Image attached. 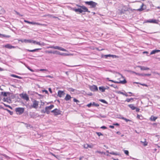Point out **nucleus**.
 Listing matches in <instances>:
<instances>
[{
    "label": "nucleus",
    "mask_w": 160,
    "mask_h": 160,
    "mask_svg": "<svg viewBox=\"0 0 160 160\" xmlns=\"http://www.w3.org/2000/svg\"><path fill=\"white\" fill-rule=\"evenodd\" d=\"M77 6L79 7L80 8H73V10L75 12H78L79 13H82L83 12H88L89 13L90 12V11L88 10V8L86 7L85 6L82 5V6H80L78 5H77Z\"/></svg>",
    "instance_id": "obj_1"
},
{
    "label": "nucleus",
    "mask_w": 160,
    "mask_h": 160,
    "mask_svg": "<svg viewBox=\"0 0 160 160\" xmlns=\"http://www.w3.org/2000/svg\"><path fill=\"white\" fill-rule=\"evenodd\" d=\"M86 4L90 5L91 8H94L97 5V3L92 1H86L85 2Z\"/></svg>",
    "instance_id": "obj_2"
},
{
    "label": "nucleus",
    "mask_w": 160,
    "mask_h": 160,
    "mask_svg": "<svg viewBox=\"0 0 160 160\" xmlns=\"http://www.w3.org/2000/svg\"><path fill=\"white\" fill-rule=\"evenodd\" d=\"M24 108H17L15 109V111L17 114L20 115L23 113Z\"/></svg>",
    "instance_id": "obj_3"
},
{
    "label": "nucleus",
    "mask_w": 160,
    "mask_h": 160,
    "mask_svg": "<svg viewBox=\"0 0 160 160\" xmlns=\"http://www.w3.org/2000/svg\"><path fill=\"white\" fill-rule=\"evenodd\" d=\"M48 48H53L54 49H57L60 51H67V50L62 47H59L58 46H51L48 47Z\"/></svg>",
    "instance_id": "obj_4"
},
{
    "label": "nucleus",
    "mask_w": 160,
    "mask_h": 160,
    "mask_svg": "<svg viewBox=\"0 0 160 160\" xmlns=\"http://www.w3.org/2000/svg\"><path fill=\"white\" fill-rule=\"evenodd\" d=\"M39 102L36 100L33 101V103L32 105L30 106V108H34L37 109L38 106Z\"/></svg>",
    "instance_id": "obj_5"
},
{
    "label": "nucleus",
    "mask_w": 160,
    "mask_h": 160,
    "mask_svg": "<svg viewBox=\"0 0 160 160\" xmlns=\"http://www.w3.org/2000/svg\"><path fill=\"white\" fill-rule=\"evenodd\" d=\"M24 22H25L28 23V24H30L32 25H40V26H46L47 25L44 24H41L39 23L38 22H30V21H28L24 20Z\"/></svg>",
    "instance_id": "obj_6"
},
{
    "label": "nucleus",
    "mask_w": 160,
    "mask_h": 160,
    "mask_svg": "<svg viewBox=\"0 0 160 160\" xmlns=\"http://www.w3.org/2000/svg\"><path fill=\"white\" fill-rule=\"evenodd\" d=\"M52 112L54 113L55 116H58L61 114L62 111L59 109L55 108L51 111Z\"/></svg>",
    "instance_id": "obj_7"
},
{
    "label": "nucleus",
    "mask_w": 160,
    "mask_h": 160,
    "mask_svg": "<svg viewBox=\"0 0 160 160\" xmlns=\"http://www.w3.org/2000/svg\"><path fill=\"white\" fill-rule=\"evenodd\" d=\"M128 106L132 110H136V111L137 112H139L140 109L138 108H137L134 106L133 104H130L128 105Z\"/></svg>",
    "instance_id": "obj_8"
},
{
    "label": "nucleus",
    "mask_w": 160,
    "mask_h": 160,
    "mask_svg": "<svg viewBox=\"0 0 160 160\" xmlns=\"http://www.w3.org/2000/svg\"><path fill=\"white\" fill-rule=\"evenodd\" d=\"M20 97L23 98V99L26 100L27 101H28L29 100V98L28 95L26 93L24 94H20Z\"/></svg>",
    "instance_id": "obj_9"
},
{
    "label": "nucleus",
    "mask_w": 160,
    "mask_h": 160,
    "mask_svg": "<svg viewBox=\"0 0 160 160\" xmlns=\"http://www.w3.org/2000/svg\"><path fill=\"white\" fill-rule=\"evenodd\" d=\"M146 22L150 23H156L158 24V20H155V19H151V20H147Z\"/></svg>",
    "instance_id": "obj_10"
},
{
    "label": "nucleus",
    "mask_w": 160,
    "mask_h": 160,
    "mask_svg": "<svg viewBox=\"0 0 160 160\" xmlns=\"http://www.w3.org/2000/svg\"><path fill=\"white\" fill-rule=\"evenodd\" d=\"M3 47L8 49L15 48H16L15 47L12 46L9 44L5 45Z\"/></svg>",
    "instance_id": "obj_11"
},
{
    "label": "nucleus",
    "mask_w": 160,
    "mask_h": 160,
    "mask_svg": "<svg viewBox=\"0 0 160 160\" xmlns=\"http://www.w3.org/2000/svg\"><path fill=\"white\" fill-rule=\"evenodd\" d=\"M65 94V93L63 91L59 90L58 91V97H62V96H64Z\"/></svg>",
    "instance_id": "obj_12"
},
{
    "label": "nucleus",
    "mask_w": 160,
    "mask_h": 160,
    "mask_svg": "<svg viewBox=\"0 0 160 160\" xmlns=\"http://www.w3.org/2000/svg\"><path fill=\"white\" fill-rule=\"evenodd\" d=\"M146 8V6L144 5L143 3H142V5L141 6L140 8L138 9L137 10L138 11H142L143 10Z\"/></svg>",
    "instance_id": "obj_13"
},
{
    "label": "nucleus",
    "mask_w": 160,
    "mask_h": 160,
    "mask_svg": "<svg viewBox=\"0 0 160 160\" xmlns=\"http://www.w3.org/2000/svg\"><path fill=\"white\" fill-rule=\"evenodd\" d=\"M138 67L139 68H140V69L142 70H149L150 69V68H149L147 67H145L142 66H138Z\"/></svg>",
    "instance_id": "obj_14"
},
{
    "label": "nucleus",
    "mask_w": 160,
    "mask_h": 160,
    "mask_svg": "<svg viewBox=\"0 0 160 160\" xmlns=\"http://www.w3.org/2000/svg\"><path fill=\"white\" fill-rule=\"evenodd\" d=\"M72 97H71V96L68 94H67L66 95V96L64 99L66 101H67L68 100H70L71 98Z\"/></svg>",
    "instance_id": "obj_15"
},
{
    "label": "nucleus",
    "mask_w": 160,
    "mask_h": 160,
    "mask_svg": "<svg viewBox=\"0 0 160 160\" xmlns=\"http://www.w3.org/2000/svg\"><path fill=\"white\" fill-rule=\"evenodd\" d=\"M32 42L33 43H36L37 45H44V43H40L39 42H37L35 41L34 40H32Z\"/></svg>",
    "instance_id": "obj_16"
},
{
    "label": "nucleus",
    "mask_w": 160,
    "mask_h": 160,
    "mask_svg": "<svg viewBox=\"0 0 160 160\" xmlns=\"http://www.w3.org/2000/svg\"><path fill=\"white\" fill-rule=\"evenodd\" d=\"M158 118L157 117H154L153 115L151 116L150 118V120L152 121H155Z\"/></svg>",
    "instance_id": "obj_17"
},
{
    "label": "nucleus",
    "mask_w": 160,
    "mask_h": 160,
    "mask_svg": "<svg viewBox=\"0 0 160 160\" xmlns=\"http://www.w3.org/2000/svg\"><path fill=\"white\" fill-rule=\"evenodd\" d=\"M54 107V105H51L49 106L46 107L45 108V109H47L48 110H50Z\"/></svg>",
    "instance_id": "obj_18"
},
{
    "label": "nucleus",
    "mask_w": 160,
    "mask_h": 160,
    "mask_svg": "<svg viewBox=\"0 0 160 160\" xmlns=\"http://www.w3.org/2000/svg\"><path fill=\"white\" fill-rule=\"evenodd\" d=\"M109 81H111L112 82L115 83H124L125 82H126L125 81L121 82V81H114L113 80H109Z\"/></svg>",
    "instance_id": "obj_19"
},
{
    "label": "nucleus",
    "mask_w": 160,
    "mask_h": 160,
    "mask_svg": "<svg viewBox=\"0 0 160 160\" xmlns=\"http://www.w3.org/2000/svg\"><path fill=\"white\" fill-rule=\"evenodd\" d=\"M140 142L142 143L143 146H146L148 145V142L146 141V139H144V141L143 142L142 141H141Z\"/></svg>",
    "instance_id": "obj_20"
},
{
    "label": "nucleus",
    "mask_w": 160,
    "mask_h": 160,
    "mask_svg": "<svg viewBox=\"0 0 160 160\" xmlns=\"http://www.w3.org/2000/svg\"><path fill=\"white\" fill-rule=\"evenodd\" d=\"M99 90L102 92H104L106 88L103 87H99Z\"/></svg>",
    "instance_id": "obj_21"
},
{
    "label": "nucleus",
    "mask_w": 160,
    "mask_h": 160,
    "mask_svg": "<svg viewBox=\"0 0 160 160\" xmlns=\"http://www.w3.org/2000/svg\"><path fill=\"white\" fill-rule=\"evenodd\" d=\"M5 11L1 6H0V14L5 13Z\"/></svg>",
    "instance_id": "obj_22"
},
{
    "label": "nucleus",
    "mask_w": 160,
    "mask_h": 160,
    "mask_svg": "<svg viewBox=\"0 0 160 160\" xmlns=\"http://www.w3.org/2000/svg\"><path fill=\"white\" fill-rule=\"evenodd\" d=\"M160 51L159 50H152L150 53V54L152 55L155 54L156 53Z\"/></svg>",
    "instance_id": "obj_23"
},
{
    "label": "nucleus",
    "mask_w": 160,
    "mask_h": 160,
    "mask_svg": "<svg viewBox=\"0 0 160 160\" xmlns=\"http://www.w3.org/2000/svg\"><path fill=\"white\" fill-rule=\"evenodd\" d=\"M135 73L136 75H142V76H150L151 75V74H149V73L145 74H144L143 75V74H139L138 73Z\"/></svg>",
    "instance_id": "obj_24"
},
{
    "label": "nucleus",
    "mask_w": 160,
    "mask_h": 160,
    "mask_svg": "<svg viewBox=\"0 0 160 160\" xmlns=\"http://www.w3.org/2000/svg\"><path fill=\"white\" fill-rule=\"evenodd\" d=\"M11 76L13 77L17 78L20 79H22V78L21 77L16 75L14 74H12L11 75Z\"/></svg>",
    "instance_id": "obj_25"
},
{
    "label": "nucleus",
    "mask_w": 160,
    "mask_h": 160,
    "mask_svg": "<svg viewBox=\"0 0 160 160\" xmlns=\"http://www.w3.org/2000/svg\"><path fill=\"white\" fill-rule=\"evenodd\" d=\"M92 89L95 91H97L98 90V87L95 85H93L92 87Z\"/></svg>",
    "instance_id": "obj_26"
},
{
    "label": "nucleus",
    "mask_w": 160,
    "mask_h": 160,
    "mask_svg": "<svg viewBox=\"0 0 160 160\" xmlns=\"http://www.w3.org/2000/svg\"><path fill=\"white\" fill-rule=\"evenodd\" d=\"M40 49H41L37 48V49H34L33 50H30L28 49V50H27V51L29 52H34L36 51H37L39 50H40Z\"/></svg>",
    "instance_id": "obj_27"
},
{
    "label": "nucleus",
    "mask_w": 160,
    "mask_h": 160,
    "mask_svg": "<svg viewBox=\"0 0 160 160\" xmlns=\"http://www.w3.org/2000/svg\"><path fill=\"white\" fill-rule=\"evenodd\" d=\"M0 37L5 38H9L10 37V36L8 35H6L4 34H2L0 33Z\"/></svg>",
    "instance_id": "obj_28"
},
{
    "label": "nucleus",
    "mask_w": 160,
    "mask_h": 160,
    "mask_svg": "<svg viewBox=\"0 0 160 160\" xmlns=\"http://www.w3.org/2000/svg\"><path fill=\"white\" fill-rule=\"evenodd\" d=\"M56 52L57 51H56L55 52H52L51 51H45V52L46 53H53V54H55Z\"/></svg>",
    "instance_id": "obj_29"
},
{
    "label": "nucleus",
    "mask_w": 160,
    "mask_h": 160,
    "mask_svg": "<svg viewBox=\"0 0 160 160\" xmlns=\"http://www.w3.org/2000/svg\"><path fill=\"white\" fill-rule=\"evenodd\" d=\"M133 98H127L125 100V101H126L128 102H130L131 100L133 101Z\"/></svg>",
    "instance_id": "obj_30"
},
{
    "label": "nucleus",
    "mask_w": 160,
    "mask_h": 160,
    "mask_svg": "<svg viewBox=\"0 0 160 160\" xmlns=\"http://www.w3.org/2000/svg\"><path fill=\"white\" fill-rule=\"evenodd\" d=\"M110 154L115 155H118L119 154L115 152H112L109 153Z\"/></svg>",
    "instance_id": "obj_31"
},
{
    "label": "nucleus",
    "mask_w": 160,
    "mask_h": 160,
    "mask_svg": "<svg viewBox=\"0 0 160 160\" xmlns=\"http://www.w3.org/2000/svg\"><path fill=\"white\" fill-rule=\"evenodd\" d=\"M25 42H28L29 43H31L32 42V40H27V39H25L24 40V41Z\"/></svg>",
    "instance_id": "obj_32"
},
{
    "label": "nucleus",
    "mask_w": 160,
    "mask_h": 160,
    "mask_svg": "<svg viewBox=\"0 0 160 160\" xmlns=\"http://www.w3.org/2000/svg\"><path fill=\"white\" fill-rule=\"evenodd\" d=\"M92 105L96 107H98L99 106V104L98 103H96L95 102H92Z\"/></svg>",
    "instance_id": "obj_33"
},
{
    "label": "nucleus",
    "mask_w": 160,
    "mask_h": 160,
    "mask_svg": "<svg viewBox=\"0 0 160 160\" xmlns=\"http://www.w3.org/2000/svg\"><path fill=\"white\" fill-rule=\"evenodd\" d=\"M88 144H84L83 145V147L84 148L87 149L88 148Z\"/></svg>",
    "instance_id": "obj_34"
},
{
    "label": "nucleus",
    "mask_w": 160,
    "mask_h": 160,
    "mask_svg": "<svg viewBox=\"0 0 160 160\" xmlns=\"http://www.w3.org/2000/svg\"><path fill=\"white\" fill-rule=\"evenodd\" d=\"M73 101L74 102H76L77 103H79L80 102V101L78 100L77 99L75 98H73Z\"/></svg>",
    "instance_id": "obj_35"
},
{
    "label": "nucleus",
    "mask_w": 160,
    "mask_h": 160,
    "mask_svg": "<svg viewBox=\"0 0 160 160\" xmlns=\"http://www.w3.org/2000/svg\"><path fill=\"white\" fill-rule=\"evenodd\" d=\"M124 153L128 156L129 155V152L127 150H125L124 151Z\"/></svg>",
    "instance_id": "obj_36"
},
{
    "label": "nucleus",
    "mask_w": 160,
    "mask_h": 160,
    "mask_svg": "<svg viewBox=\"0 0 160 160\" xmlns=\"http://www.w3.org/2000/svg\"><path fill=\"white\" fill-rule=\"evenodd\" d=\"M2 94L4 96L6 97V96H7V94H8V93H7V92H2Z\"/></svg>",
    "instance_id": "obj_37"
},
{
    "label": "nucleus",
    "mask_w": 160,
    "mask_h": 160,
    "mask_svg": "<svg viewBox=\"0 0 160 160\" xmlns=\"http://www.w3.org/2000/svg\"><path fill=\"white\" fill-rule=\"evenodd\" d=\"M122 119H123V120H124L126 122H128V121H130V120H129V119H128L126 118H125L124 117H123L122 118Z\"/></svg>",
    "instance_id": "obj_38"
},
{
    "label": "nucleus",
    "mask_w": 160,
    "mask_h": 160,
    "mask_svg": "<svg viewBox=\"0 0 160 160\" xmlns=\"http://www.w3.org/2000/svg\"><path fill=\"white\" fill-rule=\"evenodd\" d=\"M14 11L15 12L17 15H18L21 17L23 16L22 15L20 14L18 12H17L16 11L14 10Z\"/></svg>",
    "instance_id": "obj_39"
},
{
    "label": "nucleus",
    "mask_w": 160,
    "mask_h": 160,
    "mask_svg": "<svg viewBox=\"0 0 160 160\" xmlns=\"http://www.w3.org/2000/svg\"><path fill=\"white\" fill-rule=\"evenodd\" d=\"M96 133L98 136L102 135V134L100 132H96Z\"/></svg>",
    "instance_id": "obj_40"
},
{
    "label": "nucleus",
    "mask_w": 160,
    "mask_h": 160,
    "mask_svg": "<svg viewBox=\"0 0 160 160\" xmlns=\"http://www.w3.org/2000/svg\"><path fill=\"white\" fill-rule=\"evenodd\" d=\"M125 81L126 82H125L124 83H121L122 84H125V83H126L127 82V81L126 80H125V79H124V80H123L122 81H121V80H118L117 81H121V82H123V81Z\"/></svg>",
    "instance_id": "obj_41"
},
{
    "label": "nucleus",
    "mask_w": 160,
    "mask_h": 160,
    "mask_svg": "<svg viewBox=\"0 0 160 160\" xmlns=\"http://www.w3.org/2000/svg\"><path fill=\"white\" fill-rule=\"evenodd\" d=\"M99 101L102 102L104 103H106V102L104 99H100Z\"/></svg>",
    "instance_id": "obj_42"
},
{
    "label": "nucleus",
    "mask_w": 160,
    "mask_h": 160,
    "mask_svg": "<svg viewBox=\"0 0 160 160\" xmlns=\"http://www.w3.org/2000/svg\"><path fill=\"white\" fill-rule=\"evenodd\" d=\"M45 112L48 114H49L50 113L49 110L45 109Z\"/></svg>",
    "instance_id": "obj_43"
},
{
    "label": "nucleus",
    "mask_w": 160,
    "mask_h": 160,
    "mask_svg": "<svg viewBox=\"0 0 160 160\" xmlns=\"http://www.w3.org/2000/svg\"><path fill=\"white\" fill-rule=\"evenodd\" d=\"M92 105V104L91 103H90L87 105V106L89 108L91 107V105Z\"/></svg>",
    "instance_id": "obj_44"
},
{
    "label": "nucleus",
    "mask_w": 160,
    "mask_h": 160,
    "mask_svg": "<svg viewBox=\"0 0 160 160\" xmlns=\"http://www.w3.org/2000/svg\"><path fill=\"white\" fill-rule=\"evenodd\" d=\"M59 54L61 55H68V54H65L64 53H59Z\"/></svg>",
    "instance_id": "obj_45"
},
{
    "label": "nucleus",
    "mask_w": 160,
    "mask_h": 160,
    "mask_svg": "<svg viewBox=\"0 0 160 160\" xmlns=\"http://www.w3.org/2000/svg\"><path fill=\"white\" fill-rule=\"evenodd\" d=\"M105 56L106 57V58H107L108 57H111V54H108L105 55Z\"/></svg>",
    "instance_id": "obj_46"
},
{
    "label": "nucleus",
    "mask_w": 160,
    "mask_h": 160,
    "mask_svg": "<svg viewBox=\"0 0 160 160\" xmlns=\"http://www.w3.org/2000/svg\"><path fill=\"white\" fill-rule=\"evenodd\" d=\"M96 152V153H101V154H102L103 153V152H101V151H97Z\"/></svg>",
    "instance_id": "obj_47"
},
{
    "label": "nucleus",
    "mask_w": 160,
    "mask_h": 160,
    "mask_svg": "<svg viewBox=\"0 0 160 160\" xmlns=\"http://www.w3.org/2000/svg\"><path fill=\"white\" fill-rule=\"evenodd\" d=\"M50 154H51V155H52V156H54V157H56V158H57L56 157V156L54 154H53V153H52V152H50Z\"/></svg>",
    "instance_id": "obj_48"
},
{
    "label": "nucleus",
    "mask_w": 160,
    "mask_h": 160,
    "mask_svg": "<svg viewBox=\"0 0 160 160\" xmlns=\"http://www.w3.org/2000/svg\"><path fill=\"white\" fill-rule=\"evenodd\" d=\"M140 85L142 86H146V87H148V85L146 84H142V83H141L140 84Z\"/></svg>",
    "instance_id": "obj_49"
},
{
    "label": "nucleus",
    "mask_w": 160,
    "mask_h": 160,
    "mask_svg": "<svg viewBox=\"0 0 160 160\" xmlns=\"http://www.w3.org/2000/svg\"><path fill=\"white\" fill-rule=\"evenodd\" d=\"M111 57H112L113 58H116L118 57V56H116L115 55H111Z\"/></svg>",
    "instance_id": "obj_50"
},
{
    "label": "nucleus",
    "mask_w": 160,
    "mask_h": 160,
    "mask_svg": "<svg viewBox=\"0 0 160 160\" xmlns=\"http://www.w3.org/2000/svg\"><path fill=\"white\" fill-rule=\"evenodd\" d=\"M46 77L49 78H53V77L52 76H51L50 75L46 76Z\"/></svg>",
    "instance_id": "obj_51"
},
{
    "label": "nucleus",
    "mask_w": 160,
    "mask_h": 160,
    "mask_svg": "<svg viewBox=\"0 0 160 160\" xmlns=\"http://www.w3.org/2000/svg\"><path fill=\"white\" fill-rule=\"evenodd\" d=\"M101 128L104 129H106L107 128V127H106L105 126H102Z\"/></svg>",
    "instance_id": "obj_52"
},
{
    "label": "nucleus",
    "mask_w": 160,
    "mask_h": 160,
    "mask_svg": "<svg viewBox=\"0 0 160 160\" xmlns=\"http://www.w3.org/2000/svg\"><path fill=\"white\" fill-rule=\"evenodd\" d=\"M118 93L122 94L123 95H124V93L122 92H121L119 91L118 92Z\"/></svg>",
    "instance_id": "obj_53"
},
{
    "label": "nucleus",
    "mask_w": 160,
    "mask_h": 160,
    "mask_svg": "<svg viewBox=\"0 0 160 160\" xmlns=\"http://www.w3.org/2000/svg\"><path fill=\"white\" fill-rule=\"evenodd\" d=\"M113 125H114L117 126H119V124L118 123H113Z\"/></svg>",
    "instance_id": "obj_54"
},
{
    "label": "nucleus",
    "mask_w": 160,
    "mask_h": 160,
    "mask_svg": "<svg viewBox=\"0 0 160 160\" xmlns=\"http://www.w3.org/2000/svg\"><path fill=\"white\" fill-rule=\"evenodd\" d=\"M40 71H47V70L45 69H41L40 70Z\"/></svg>",
    "instance_id": "obj_55"
},
{
    "label": "nucleus",
    "mask_w": 160,
    "mask_h": 160,
    "mask_svg": "<svg viewBox=\"0 0 160 160\" xmlns=\"http://www.w3.org/2000/svg\"><path fill=\"white\" fill-rule=\"evenodd\" d=\"M109 127L110 128H114V126H112V125H110L109 126Z\"/></svg>",
    "instance_id": "obj_56"
},
{
    "label": "nucleus",
    "mask_w": 160,
    "mask_h": 160,
    "mask_svg": "<svg viewBox=\"0 0 160 160\" xmlns=\"http://www.w3.org/2000/svg\"><path fill=\"white\" fill-rule=\"evenodd\" d=\"M49 91L51 92V93H52V89H51V88H49Z\"/></svg>",
    "instance_id": "obj_57"
},
{
    "label": "nucleus",
    "mask_w": 160,
    "mask_h": 160,
    "mask_svg": "<svg viewBox=\"0 0 160 160\" xmlns=\"http://www.w3.org/2000/svg\"><path fill=\"white\" fill-rule=\"evenodd\" d=\"M83 158V157H81L79 158V160H81Z\"/></svg>",
    "instance_id": "obj_58"
},
{
    "label": "nucleus",
    "mask_w": 160,
    "mask_h": 160,
    "mask_svg": "<svg viewBox=\"0 0 160 160\" xmlns=\"http://www.w3.org/2000/svg\"><path fill=\"white\" fill-rule=\"evenodd\" d=\"M43 92H45L46 94H48V91L46 90H45L43 91Z\"/></svg>",
    "instance_id": "obj_59"
},
{
    "label": "nucleus",
    "mask_w": 160,
    "mask_h": 160,
    "mask_svg": "<svg viewBox=\"0 0 160 160\" xmlns=\"http://www.w3.org/2000/svg\"><path fill=\"white\" fill-rule=\"evenodd\" d=\"M140 116L138 115L137 117L138 118L140 119Z\"/></svg>",
    "instance_id": "obj_60"
},
{
    "label": "nucleus",
    "mask_w": 160,
    "mask_h": 160,
    "mask_svg": "<svg viewBox=\"0 0 160 160\" xmlns=\"http://www.w3.org/2000/svg\"><path fill=\"white\" fill-rule=\"evenodd\" d=\"M92 147L90 145H89L88 144V148H91Z\"/></svg>",
    "instance_id": "obj_61"
},
{
    "label": "nucleus",
    "mask_w": 160,
    "mask_h": 160,
    "mask_svg": "<svg viewBox=\"0 0 160 160\" xmlns=\"http://www.w3.org/2000/svg\"><path fill=\"white\" fill-rule=\"evenodd\" d=\"M30 71H31L32 72H34V71L32 69H30Z\"/></svg>",
    "instance_id": "obj_62"
},
{
    "label": "nucleus",
    "mask_w": 160,
    "mask_h": 160,
    "mask_svg": "<svg viewBox=\"0 0 160 160\" xmlns=\"http://www.w3.org/2000/svg\"><path fill=\"white\" fill-rule=\"evenodd\" d=\"M3 70V69L0 67V71H2Z\"/></svg>",
    "instance_id": "obj_63"
},
{
    "label": "nucleus",
    "mask_w": 160,
    "mask_h": 160,
    "mask_svg": "<svg viewBox=\"0 0 160 160\" xmlns=\"http://www.w3.org/2000/svg\"><path fill=\"white\" fill-rule=\"evenodd\" d=\"M114 160H119L118 159H114V158H112Z\"/></svg>",
    "instance_id": "obj_64"
}]
</instances>
